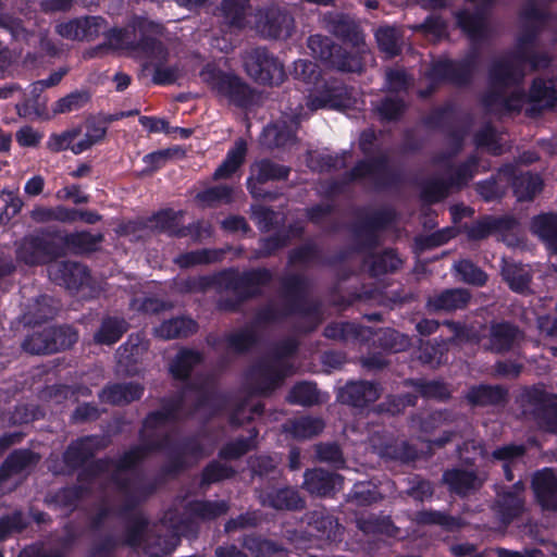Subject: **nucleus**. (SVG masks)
<instances>
[{"instance_id":"nucleus-1","label":"nucleus","mask_w":557,"mask_h":557,"mask_svg":"<svg viewBox=\"0 0 557 557\" xmlns=\"http://www.w3.org/2000/svg\"><path fill=\"white\" fill-rule=\"evenodd\" d=\"M160 405L159 410L150 412L145 418L139 433L140 444L131 447L117 459H98L79 473V482L109 474L122 496L117 507L102 506L98 510L91 519V529H100L111 513L126 517L157 491L158 479H148L141 474L126 476V472L134 469L151 453L168 446L169 425L196 414L207 421L223 408L230 407L228 422L232 426L238 428L249 422L253 414L260 416L264 408L261 403L252 404L250 397L240 400L226 399L216 393L213 380H207L200 385L187 384L180 394L162 398Z\"/></svg>"},{"instance_id":"nucleus-2","label":"nucleus","mask_w":557,"mask_h":557,"mask_svg":"<svg viewBox=\"0 0 557 557\" xmlns=\"http://www.w3.org/2000/svg\"><path fill=\"white\" fill-rule=\"evenodd\" d=\"M522 18L524 25L515 49L496 58L488 70V88L482 97V104L493 115L520 112L525 102L537 110H557V77L534 78L528 92L522 87L525 64L532 71L545 70L554 59L553 52L540 41L547 20L546 11L530 2L522 11Z\"/></svg>"},{"instance_id":"nucleus-3","label":"nucleus","mask_w":557,"mask_h":557,"mask_svg":"<svg viewBox=\"0 0 557 557\" xmlns=\"http://www.w3.org/2000/svg\"><path fill=\"white\" fill-rule=\"evenodd\" d=\"M280 282L283 302L270 300L257 310L251 324L227 333L223 339L227 351L245 354L258 342L257 327L280 322L294 313L300 314L309 323L305 332L313 331L322 322L321 304L306 297L308 280L304 275L287 274Z\"/></svg>"},{"instance_id":"nucleus-4","label":"nucleus","mask_w":557,"mask_h":557,"mask_svg":"<svg viewBox=\"0 0 557 557\" xmlns=\"http://www.w3.org/2000/svg\"><path fill=\"white\" fill-rule=\"evenodd\" d=\"M298 349L295 338L277 343L271 355L261 358L249 372V383L253 394L269 395L282 385L285 377L293 373V364L286 360Z\"/></svg>"},{"instance_id":"nucleus-5","label":"nucleus","mask_w":557,"mask_h":557,"mask_svg":"<svg viewBox=\"0 0 557 557\" xmlns=\"http://www.w3.org/2000/svg\"><path fill=\"white\" fill-rule=\"evenodd\" d=\"M135 27L140 35V39L137 41L135 49L150 59L154 66L152 82L157 85H170L175 83L182 76V70L178 65H164L169 52L164 45L157 38L162 35L163 26L146 18H139Z\"/></svg>"},{"instance_id":"nucleus-6","label":"nucleus","mask_w":557,"mask_h":557,"mask_svg":"<svg viewBox=\"0 0 557 557\" xmlns=\"http://www.w3.org/2000/svg\"><path fill=\"white\" fill-rule=\"evenodd\" d=\"M200 77L219 99L230 106L249 109L260 101V94L238 75L207 65L200 72Z\"/></svg>"},{"instance_id":"nucleus-7","label":"nucleus","mask_w":557,"mask_h":557,"mask_svg":"<svg viewBox=\"0 0 557 557\" xmlns=\"http://www.w3.org/2000/svg\"><path fill=\"white\" fill-rule=\"evenodd\" d=\"M59 231L40 230L16 243V259L27 265L52 262L61 257Z\"/></svg>"},{"instance_id":"nucleus-8","label":"nucleus","mask_w":557,"mask_h":557,"mask_svg":"<svg viewBox=\"0 0 557 557\" xmlns=\"http://www.w3.org/2000/svg\"><path fill=\"white\" fill-rule=\"evenodd\" d=\"M308 48L314 58L324 62L329 67L349 73L362 71V59L359 55L347 53L326 36H310L308 38Z\"/></svg>"},{"instance_id":"nucleus-9","label":"nucleus","mask_w":557,"mask_h":557,"mask_svg":"<svg viewBox=\"0 0 557 557\" xmlns=\"http://www.w3.org/2000/svg\"><path fill=\"white\" fill-rule=\"evenodd\" d=\"M246 73L256 82L264 85H278L285 78L282 62L265 47H256L245 52Z\"/></svg>"},{"instance_id":"nucleus-10","label":"nucleus","mask_w":557,"mask_h":557,"mask_svg":"<svg viewBox=\"0 0 557 557\" xmlns=\"http://www.w3.org/2000/svg\"><path fill=\"white\" fill-rule=\"evenodd\" d=\"M524 332L509 321H492L480 337V345L485 351L505 355L520 347Z\"/></svg>"},{"instance_id":"nucleus-11","label":"nucleus","mask_w":557,"mask_h":557,"mask_svg":"<svg viewBox=\"0 0 557 557\" xmlns=\"http://www.w3.org/2000/svg\"><path fill=\"white\" fill-rule=\"evenodd\" d=\"M478 166V156L471 154L454 170L447 180L435 178L428 182L423 188L424 199L430 202H437L446 198L451 188L459 189L466 186L474 176Z\"/></svg>"},{"instance_id":"nucleus-12","label":"nucleus","mask_w":557,"mask_h":557,"mask_svg":"<svg viewBox=\"0 0 557 557\" xmlns=\"http://www.w3.org/2000/svg\"><path fill=\"white\" fill-rule=\"evenodd\" d=\"M479 50L476 47L460 61L442 60L434 62L428 75L434 82L447 81L456 86L468 85L476 70Z\"/></svg>"},{"instance_id":"nucleus-13","label":"nucleus","mask_w":557,"mask_h":557,"mask_svg":"<svg viewBox=\"0 0 557 557\" xmlns=\"http://www.w3.org/2000/svg\"><path fill=\"white\" fill-rule=\"evenodd\" d=\"M492 509L506 525L521 517L525 510V483L519 480L510 486H497Z\"/></svg>"},{"instance_id":"nucleus-14","label":"nucleus","mask_w":557,"mask_h":557,"mask_svg":"<svg viewBox=\"0 0 557 557\" xmlns=\"http://www.w3.org/2000/svg\"><path fill=\"white\" fill-rule=\"evenodd\" d=\"M255 29L263 38L278 39L292 34L294 18L284 9L275 4L256 10Z\"/></svg>"},{"instance_id":"nucleus-15","label":"nucleus","mask_w":557,"mask_h":557,"mask_svg":"<svg viewBox=\"0 0 557 557\" xmlns=\"http://www.w3.org/2000/svg\"><path fill=\"white\" fill-rule=\"evenodd\" d=\"M347 175L349 181L368 180L375 189L389 187L397 181L396 173L389 166V157L385 152L358 162Z\"/></svg>"},{"instance_id":"nucleus-16","label":"nucleus","mask_w":557,"mask_h":557,"mask_svg":"<svg viewBox=\"0 0 557 557\" xmlns=\"http://www.w3.org/2000/svg\"><path fill=\"white\" fill-rule=\"evenodd\" d=\"M272 272L268 269H255L243 273L231 272L223 276L226 289L240 296L242 300L256 297L261 294V288L272 280Z\"/></svg>"},{"instance_id":"nucleus-17","label":"nucleus","mask_w":557,"mask_h":557,"mask_svg":"<svg viewBox=\"0 0 557 557\" xmlns=\"http://www.w3.org/2000/svg\"><path fill=\"white\" fill-rule=\"evenodd\" d=\"M530 486L535 504L544 512L557 511V468L544 467L531 475Z\"/></svg>"},{"instance_id":"nucleus-18","label":"nucleus","mask_w":557,"mask_h":557,"mask_svg":"<svg viewBox=\"0 0 557 557\" xmlns=\"http://www.w3.org/2000/svg\"><path fill=\"white\" fill-rule=\"evenodd\" d=\"M48 273L52 282L69 290H78L81 287L89 285L90 282L88 268L77 261L54 262L49 265Z\"/></svg>"},{"instance_id":"nucleus-19","label":"nucleus","mask_w":557,"mask_h":557,"mask_svg":"<svg viewBox=\"0 0 557 557\" xmlns=\"http://www.w3.org/2000/svg\"><path fill=\"white\" fill-rule=\"evenodd\" d=\"M41 457L30 449L13 450L0 466V486L11 480H21L30 473Z\"/></svg>"},{"instance_id":"nucleus-20","label":"nucleus","mask_w":557,"mask_h":557,"mask_svg":"<svg viewBox=\"0 0 557 557\" xmlns=\"http://www.w3.org/2000/svg\"><path fill=\"white\" fill-rule=\"evenodd\" d=\"M205 456L207 454L200 440L197 436L187 437L182 441L178 450L170 454L168 462L161 468V475L174 476L190 466L187 457L198 461Z\"/></svg>"},{"instance_id":"nucleus-21","label":"nucleus","mask_w":557,"mask_h":557,"mask_svg":"<svg viewBox=\"0 0 557 557\" xmlns=\"http://www.w3.org/2000/svg\"><path fill=\"white\" fill-rule=\"evenodd\" d=\"M183 214L182 211H174L173 209H163L154 213L148 219H138L125 223L121 228L125 235L135 234L141 231H159L168 232L174 236V231L177 228V218Z\"/></svg>"},{"instance_id":"nucleus-22","label":"nucleus","mask_w":557,"mask_h":557,"mask_svg":"<svg viewBox=\"0 0 557 557\" xmlns=\"http://www.w3.org/2000/svg\"><path fill=\"white\" fill-rule=\"evenodd\" d=\"M554 397L555 395L547 393L543 386L533 385L520 392L517 404L521 414L537 424Z\"/></svg>"},{"instance_id":"nucleus-23","label":"nucleus","mask_w":557,"mask_h":557,"mask_svg":"<svg viewBox=\"0 0 557 557\" xmlns=\"http://www.w3.org/2000/svg\"><path fill=\"white\" fill-rule=\"evenodd\" d=\"M257 493L258 499L262 506L275 510L298 511L306 507V500L301 497L300 493L292 486L260 490L257 491Z\"/></svg>"},{"instance_id":"nucleus-24","label":"nucleus","mask_w":557,"mask_h":557,"mask_svg":"<svg viewBox=\"0 0 557 557\" xmlns=\"http://www.w3.org/2000/svg\"><path fill=\"white\" fill-rule=\"evenodd\" d=\"M290 169L278 164L270 159L256 161L250 166V176L247 181V187L252 197L262 196L259 185L270 181L286 180Z\"/></svg>"},{"instance_id":"nucleus-25","label":"nucleus","mask_w":557,"mask_h":557,"mask_svg":"<svg viewBox=\"0 0 557 557\" xmlns=\"http://www.w3.org/2000/svg\"><path fill=\"white\" fill-rule=\"evenodd\" d=\"M396 213L392 208H383L370 213L356 228L357 238L366 248L372 249L379 245L377 231L386 228Z\"/></svg>"},{"instance_id":"nucleus-26","label":"nucleus","mask_w":557,"mask_h":557,"mask_svg":"<svg viewBox=\"0 0 557 557\" xmlns=\"http://www.w3.org/2000/svg\"><path fill=\"white\" fill-rule=\"evenodd\" d=\"M304 478L302 487L319 497L333 496L343 485L342 475L322 468L307 470Z\"/></svg>"},{"instance_id":"nucleus-27","label":"nucleus","mask_w":557,"mask_h":557,"mask_svg":"<svg viewBox=\"0 0 557 557\" xmlns=\"http://www.w3.org/2000/svg\"><path fill=\"white\" fill-rule=\"evenodd\" d=\"M379 384L369 381L348 382L338 393V399L342 404L355 408H364L374 403L381 396Z\"/></svg>"},{"instance_id":"nucleus-28","label":"nucleus","mask_w":557,"mask_h":557,"mask_svg":"<svg viewBox=\"0 0 557 557\" xmlns=\"http://www.w3.org/2000/svg\"><path fill=\"white\" fill-rule=\"evenodd\" d=\"M528 448L524 444H505L496 447L487 457L488 461L497 462L503 469L505 479L508 482L515 480L513 470L524 465Z\"/></svg>"},{"instance_id":"nucleus-29","label":"nucleus","mask_w":557,"mask_h":557,"mask_svg":"<svg viewBox=\"0 0 557 557\" xmlns=\"http://www.w3.org/2000/svg\"><path fill=\"white\" fill-rule=\"evenodd\" d=\"M471 294L466 288H448L428 297L425 307L429 312H453L466 309Z\"/></svg>"},{"instance_id":"nucleus-30","label":"nucleus","mask_w":557,"mask_h":557,"mask_svg":"<svg viewBox=\"0 0 557 557\" xmlns=\"http://www.w3.org/2000/svg\"><path fill=\"white\" fill-rule=\"evenodd\" d=\"M465 398L472 407H503L508 401V389L502 385L479 384L471 386Z\"/></svg>"},{"instance_id":"nucleus-31","label":"nucleus","mask_w":557,"mask_h":557,"mask_svg":"<svg viewBox=\"0 0 557 557\" xmlns=\"http://www.w3.org/2000/svg\"><path fill=\"white\" fill-rule=\"evenodd\" d=\"M442 480L450 492L465 497L479 491L485 482V476H480L475 471L450 469L443 473Z\"/></svg>"},{"instance_id":"nucleus-32","label":"nucleus","mask_w":557,"mask_h":557,"mask_svg":"<svg viewBox=\"0 0 557 557\" xmlns=\"http://www.w3.org/2000/svg\"><path fill=\"white\" fill-rule=\"evenodd\" d=\"M310 110L335 109L344 110L350 107L348 90L343 84L326 85L318 95H311L308 100Z\"/></svg>"},{"instance_id":"nucleus-33","label":"nucleus","mask_w":557,"mask_h":557,"mask_svg":"<svg viewBox=\"0 0 557 557\" xmlns=\"http://www.w3.org/2000/svg\"><path fill=\"white\" fill-rule=\"evenodd\" d=\"M107 446L104 438L86 436L73 442L65 450L63 459L70 468H78Z\"/></svg>"},{"instance_id":"nucleus-34","label":"nucleus","mask_w":557,"mask_h":557,"mask_svg":"<svg viewBox=\"0 0 557 557\" xmlns=\"http://www.w3.org/2000/svg\"><path fill=\"white\" fill-rule=\"evenodd\" d=\"M330 25L334 36L357 48L358 52L356 55L361 58V54L367 51V47L364 34L359 24L348 15L341 14L332 18Z\"/></svg>"},{"instance_id":"nucleus-35","label":"nucleus","mask_w":557,"mask_h":557,"mask_svg":"<svg viewBox=\"0 0 557 557\" xmlns=\"http://www.w3.org/2000/svg\"><path fill=\"white\" fill-rule=\"evenodd\" d=\"M61 257L69 251L75 255H83L96 251L97 246L103 240L102 234H91L87 231L64 233L59 231Z\"/></svg>"},{"instance_id":"nucleus-36","label":"nucleus","mask_w":557,"mask_h":557,"mask_svg":"<svg viewBox=\"0 0 557 557\" xmlns=\"http://www.w3.org/2000/svg\"><path fill=\"white\" fill-rule=\"evenodd\" d=\"M60 309L59 301L48 295H40L29 302L23 314L25 325H36L53 319Z\"/></svg>"},{"instance_id":"nucleus-37","label":"nucleus","mask_w":557,"mask_h":557,"mask_svg":"<svg viewBox=\"0 0 557 557\" xmlns=\"http://www.w3.org/2000/svg\"><path fill=\"white\" fill-rule=\"evenodd\" d=\"M493 230L494 236L508 247H518L524 243L522 225L513 215H493Z\"/></svg>"},{"instance_id":"nucleus-38","label":"nucleus","mask_w":557,"mask_h":557,"mask_svg":"<svg viewBox=\"0 0 557 557\" xmlns=\"http://www.w3.org/2000/svg\"><path fill=\"white\" fill-rule=\"evenodd\" d=\"M512 175L513 165L507 164L500 168L495 176L478 183L475 189L485 201L499 199L505 195Z\"/></svg>"},{"instance_id":"nucleus-39","label":"nucleus","mask_w":557,"mask_h":557,"mask_svg":"<svg viewBox=\"0 0 557 557\" xmlns=\"http://www.w3.org/2000/svg\"><path fill=\"white\" fill-rule=\"evenodd\" d=\"M500 274L511 290L519 294H527L531 290L532 273L527 265L503 259Z\"/></svg>"},{"instance_id":"nucleus-40","label":"nucleus","mask_w":557,"mask_h":557,"mask_svg":"<svg viewBox=\"0 0 557 557\" xmlns=\"http://www.w3.org/2000/svg\"><path fill=\"white\" fill-rule=\"evenodd\" d=\"M531 231L549 251L557 253V213L548 212L533 216Z\"/></svg>"},{"instance_id":"nucleus-41","label":"nucleus","mask_w":557,"mask_h":557,"mask_svg":"<svg viewBox=\"0 0 557 557\" xmlns=\"http://www.w3.org/2000/svg\"><path fill=\"white\" fill-rule=\"evenodd\" d=\"M144 387L138 383H122L107 386L99 397L101 401L111 405H126L141 397Z\"/></svg>"},{"instance_id":"nucleus-42","label":"nucleus","mask_w":557,"mask_h":557,"mask_svg":"<svg viewBox=\"0 0 557 557\" xmlns=\"http://www.w3.org/2000/svg\"><path fill=\"white\" fill-rule=\"evenodd\" d=\"M515 196L519 201L532 200L542 190L543 182L537 174L531 172H517L513 166V175L510 184Z\"/></svg>"},{"instance_id":"nucleus-43","label":"nucleus","mask_w":557,"mask_h":557,"mask_svg":"<svg viewBox=\"0 0 557 557\" xmlns=\"http://www.w3.org/2000/svg\"><path fill=\"white\" fill-rule=\"evenodd\" d=\"M323 334L330 339L348 343L368 339L371 331L352 322H334L324 329Z\"/></svg>"},{"instance_id":"nucleus-44","label":"nucleus","mask_w":557,"mask_h":557,"mask_svg":"<svg viewBox=\"0 0 557 557\" xmlns=\"http://www.w3.org/2000/svg\"><path fill=\"white\" fill-rule=\"evenodd\" d=\"M197 330L198 324L196 321L190 318L178 317L162 322L154 329V334L162 339H173L193 335Z\"/></svg>"},{"instance_id":"nucleus-45","label":"nucleus","mask_w":557,"mask_h":557,"mask_svg":"<svg viewBox=\"0 0 557 557\" xmlns=\"http://www.w3.org/2000/svg\"><path fill=\"white\" fill-rule=\"evenodd\" d=\"M127 330L128 323L124 318L104 317L94 335V342L99 345H113Z\"/></svg>"},{"instance_id":"nucleus-46","label":"nucleus","mask_w":557,"mask_h":557,"mask_svg":"<svg viewBox=\"0 0 557 557\" xmlns=\"http://www.w3.org/2000/svg\"><path fill=\"white\" fill-rule=\"evenodd\" d=\"M324 426V421L320 418L300 417L285 422L283 430L297 440H307L319 435Z\"/></svg>"},{"instance_id":"nucleus-47","label":"nucleus","mask_w":557,"mask_h":557,"mask_svg":"<svg viewBox=\"0 0 557 557\" xmlns=\"http://www.w3.org/2000/svg\"><path fill=\"white\" fill-rule=\"evenodd\" d=\"M248 9L249 0H223L216 10L225 24L242 29L247 23Z\"/></svg>"},{"instance_id":"nucleus-48","label":"nucleus","mask_w":557,"mask_h":557,"mask_svg":"<svg viewBox=\"0 0 557 557\" xmlns=\"http://www.w3.org/2000/svg\"><path fill=\"white\" fill-rule=\"evenodd\" d=\"M247 153V143L239 138L235 141L232 149L228 150L225 160L214 171L212 178L214 181L231 177L244 163Z\"/></svg>"},{"instance_id":"nucleus-49","label":"nucleus","mask_w":557,"mask_h":557,"mask_svg":"<svg viewBox=\"0 0 557 557\" xmlns=\"http://www.w3.org/2000/svg\"><path fill=\"white\" fill-rule=\"evenodd\" d=\"M203 360L201 352L193 349H182L177 352L170 364V372L176 380L188 379L193 369Z\"/></svg>"},{"instance_id":"nucleus-50","label":"nucleus","mask_w":557,"mask_h":557,"mask_svg":"<svg viewBox=\"0 0 557 557\" xmlns=\"http://www.w3.org/2000/svg\"><path fill=\"white\" fill-rule=\"evenodd\" d=\"M107 132V121H99L95 117L87 119L85 122L84 137L75 144L73 153L81 154L92 146L100 144L106 138Z\"/></svg>"},{"instance_id":"nucleus-51","label":"nucleus","mask_w":557,"mask_h":557,"mask_svg":"<svg viewBox=\"0 0 557 557\" xmlns=\"http://www.w3.org/2000/svg\"><path fill=\"white\" fill-rule=\"evenodd\" d=\"M356 527L367 535L386 534L396 536L398 533V528L394 525L389 517L362 515L356 518Z\"/></svg>"},{"instance_id":"nucleus-52","label":"nucleus","mask_w":557,"mask_h":557,"mask_svg":"<svg viewBox=\"0 0 557 557\" xmlns=\"http://www.w3.org/2000/svg\"><path fill=\"white\" fill-rule=\"evenodd\" d=\"M230 505L226 500H195L188 504V512L203 521L214 520L227 513Z\"/></svg>"},{"instance_id":"nucleus-53","label":"nucleus","mask_w":557,"mask_h":557,"mask_svg":"<svg viewBox=\"0 0 557 557\" xmlns=\"http://www.w3.org/2000/svg\"><path fill=\"white\" fill-rule=\"evenodd\" d=\"M259 431L252 428L248 437H238L226 443L219 451V457L224 460H236L257 447Z\"/></svg>"},{"instance_id":"nucleus-54","label":"nucleus","mask_w":557,"mask_h":557,"mask_svg":"<svg viewBox=\"0 0 557 557\" xmlns=\"http://www.w3.org/2000/svg\"><path fill=\"white\" fill-rule=\"evenodd\" d=\"M416 521L424 525H440L448 532L457 531L465 525L460 518L437 510L418 511L416 513Z\"/></svg>"},{"instance_id":"nucleus-55","label":"nucleus","mask_w":557,"mask_h":557,"mask_svg":"<svg viewBox=\"0 0 557 557\" xmlns=\"http://www.w3.org/2000/svg\"><path fill=\"white\" fill-rule=\"evenodd\" d=\"M88 492V488L84 485H73L60 488L54 494L46 497V503L54 505L59 508L69 509L73 511L77 503Z\"/></svg>"},{"instance_id":"nucleus-56","label":"nucleus","mask_w":557,"mask_h":557,"mask_svg":"<svg viewBox=\"0 0 557 557\" xmlns=\"http://www.w3.org/2000/svg\"><path fill=\"white\" fill-rule=\"evenodd\" d=\"M423 398L445 401L450 398L449 386L442 381H426L423 379L410 380L408 382Z\"/></svg>"},{"instance_id":"nucleus-57","label":"nucleus","mask_w":557,"mask_h":557,"mask_svg":"<svg viewBox=\"0 0 557 557\" xmlns=\"http://www.w3.org/2000/svg\"><path fill=\"white\" fill-rule=\"evenodd\" d=\"M224 256L222 250L203 248L180 255L175 263L181 268H189L197 264H210L221 261Z\"/></svg>"},{"instance_id":"nucleus-58","label":"nucleus","mask_w":557,"mask_h":557,"mask_svg":"<svg viewBox=\"0 0 557 557\" xmlns=\"http://www.w3.org/2000/svg\"><path fill=\"white\" fill-rule=\"evenodd\" d=\"M21 347L29 355H51L50 326L29 333L22 342Z\"/></svg>"},{"instance_id":"nucleus-59","label":"nucleus","mask_w":557,"mask_h":557,"mask_svg":"<svg viewBox=\"0 0 557 557\" xmlns=\"http://www.w3.org/2000/svg\"><path fill=\"white\" fill-rule=\"evenodd\" d=\"M375 39L382 52L392 58L401 51L403 37L395 27H380L375 32Z\"/></svg>"},{"instance_id":"nucleus-60","label":"nucleus","mask_w":557,"mask_h":557,"mask_svg":"<svg viewBox=\"0 0 557 557\" xmlns=\"http://www.w3.org/2000/svg\"><path fill=\"white\" fill-rule=\"evenodd\" d=\"M263 138L270 147H284L295 140V131L285 121L276 122L264 128Z\"/></svg>"},{"instance_id":"nucleus-61","label":"nucleus","mask_w":557,"mask_h":557,"mask_svg":"<svg viewBox=\"0 0 557 557\" xmlns=\"http://www.w3.org/2000/svg\"><path fill=\"white\" fill-rule=\"evenodd\" d=\"M78 341V332L71 325L50 326L52 354L70 349Z\"/></svg>"},{"instance_id":"nucleus-62","label":"nucleus","mask_w":557,"mask_h":557,"mask_svg":"<svg viewBox=\"0 0 557 557\" xmlns=\"http://www.w3.org/2000/svg\"><path fill=\"white\" fill-rule=\"evenodd\" d=\"M476 148H485L491 154L499 156L504 152L502 137L491 124L484 125L474 134Z\"/></svg>"},{"instance_id":"nucleus-63","label":"nucleus","mask_w":557,"mask_h":557,"mask_svg":"<svg viewBox=\"0 0 557 557\" xmlns=\"http://www.w3.org/2000/svg\"><path fill=\"white\" fill-rule=\"evenodd\" d=\"M235 474L236 470L233 467L213 460L209 462L201 472L200 487H208L211 484L231 479Z\"/></svg>"},{"instance_id":"nucleus-64","label":"nucleus","mask_w":557,"mask_h":557,"mask_svg":"<svg viewBox=\"0 0 557 557\" xmlns=\"http://www.w3.org/2000/svg\"><path fill=\"white\" fill-rule=\"evenodd\" d=\"M309 525L321 539L333 540L337 535L339 523L336 518L321 511H314L310 516Z\"/></svg>"}]
</instances>
